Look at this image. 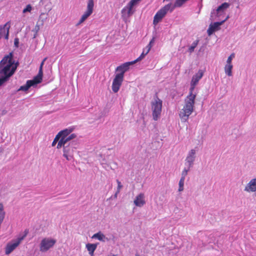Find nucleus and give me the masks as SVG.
I'll return each instance as SVG.
<instances>
[{
	"mask_svg": "<svg viewBox=\"0 0 256 256\" xmlns=\"http://www.w3.org/2000/svg\"><path fill=\"white\" fill-rule=\"evenodd\" d=\"M184 180H183V178H180L179 182V188H178V191L182 192L184 190Z\"/></svg>",
	"mask_w": 256,
	"mask_h": 256,
	"instance_id": "31",
	"label": "nucleus"
},
{
	"mask_svg": "<svg viewBox=\"0 0 256 256\" xmlns=\"http://www.w3.org/2000/svg\"><path fill=\"white\" fill-rule=\"evenodd\" d=\"M132 14V8L129 7L128 6L124 7L122 10V16L124 20H126Z\"/></svg>",
	"mask_w": 256,
	"mask_h": 256,
	"instance_id": "17",
	"label": "nucleus"
},
{
	"mask_svg": "<svg viewBox=\"0 0 256 256\" xmlns=\"http://www.w3.org/2000/svg\"><path fill=\"white\" fill-rule=\"evenodd\" d=\"M60 138L58 136V134H56L52 142V146H54L56 144L57 142L58 143Z\"/></svg>",
	"mask_w": 256,
	"mask_h": 256,
	"instance_id": "36",
	"label": "nucleus"
},
{
	"mask_svg": "<svg viewBox=\"0 0 256 256\" xmlns=\"http://www.w3.org/2000/svg\"><path fill=\"white\" fill-rule=\"evenodd\" d=\"M32 10V7L31 5L29 4H28L26 6V8L23 10L22 12H23V13H26V12H30Z\"/></svg>",
	"mask_w": 256,
	"mask_h": 256,
	"instance_id": "34",
	"label": "nucleus"
},
{
	"mask_svg": "<svg viewBox=\"0 0 256 256\" xmlns=\"http://www.w3.org/2000/svg\"><path fill=\"white\" fill-rule=\"evenodd\" d=\"M235 56V54L234 53H232L228 58L226 60V63L232 64V58H234Z\"/></svg>",
	"mask_w": 256,
	"mask_h": 256,
	"instance_id": "35",
	"label": "nucleus"
},
{
	"mask_svg": "<svg viewBox=\"0 0 256 256\" xmlns=\"http://www.w3.org/2000/svg\"><path fill=\"white\" fill-rule=\"evenodd\" d=\"M233 66L232 64L226 63V64L224 66V72L228 76H232V69Z\"/></svg>",
	"mask_w": 256,
	"mask_h": 256,
	"instance_id": "23",
	"label": "nucleus"
},
{
	"mask_svg": "<svg viewBox=\"0 0 256 256\" xmlns=\"http://www.w3.org/2000/svg\"><path fill=\"white\" fill-rule=\"evenodd\" d=\"M88 2L94 4V0H88Z\"/></svg>",
	"mask_w": 256,
	"mask_h": 256,
	"instance_id": "43",
	"label": "nucleus"
},
{
	"mask_svg": "<svg viewBox=\"0 0 256 256\" xmlns=\"http://www.w3.org/2000/svg\"><path fill=\"white\" fill-rule=\"evenodd\" d=\"M195 150H192L186 158V162L188 164V168H191L193 165V163L195 158Z\"/></svg>",
	"mask_w": 256,
	"mask_h": 256,
	"instance_id": "16",
	"label": "nucleus"
},
{
	"mask_svg": "<svg viewBox=\"0 0 256 256\" xmlns=\"http://www.w3.org/2000/svg\"><path fill=\"white\" fill-rule=\"evenodd\" d=\"M69 140H68V138H65L64 137H60V138L59 140V141L58 142L56 148L58 149H60L62 148V147L66 146V144H67Z\"/></svg>",
	"mask_w": 256,
	"mask_h": 256,
	"instance_id": "22",
	"label": "nucleus"
},
{
	"mask_svg": "<svg viewBox=\"0 0 256 256\" xmlns=\"http://www.w3.org/2000/svg\"><path fill=\"white\" fill-rule=\"evenodd\" d=\"M198 42H199V40H198L194 42L192 44V46L188 48V52L190 53H192L194 51V50L196 48V46H198Z\"/></svg>",
	"mask_w": 256,
	"mask_h": 256,
	"instance_id": "28",
	"label": "nucleus"
},
{
	"mask_svg": "<svg viewBox=\"0 0 256 256\" xmlns=\"http://www.w3.org/2000/svg\"><path fill=\"white\" fill-rule=\"evenodd\" d=\"M73 148L69 144L63 148V156L66 158V160H70L73 158Z\"/></svg>",
	"mask_w": 256,
	"mask_h": 256,
	"instance_id": "12",
	"label": "nucleus"
},
{
	"mask_svg": "<svg viewBox=\"0 0 256 256\" xmlns=\"http://www.w3.org/2000/svg\"><path fill=\"white\" fill-rule=\"evenodd\" d=\"M116 182L118 183V188H117L116 193H118L120 192V189L122 188V186L121 182L118 180H116Z\"/></svg>",
	"mask_w": 256,
	"mask_h": 256,
	"instance_id": "38",
	"label": "nucleus"
},
{
	"mask_svg": "<svg viewBox=\"0 0 256 256\" xmlns=\"http://www.w3.org/2000/svg\"><path fill=\"white\" fill-rule=\"evenodd\" d=\"M225 20L221 22H216L213 24H210L207 30L208 34L209 36H211L215 31L220 29V26L222 25Z\"/></svg>",
	"mask_w": 256,
	"mask_h": 256,
	"instance_id": "14",
	"label": "nucleus"
},
{
	"mask_svg": "<svg viewBox=\"0 0 256 256\" xmlns=\"http://www.w3.org/2000/svg\"><path fill=\"white\" fill-rule=\"evenodd\" d=\"M18 63L15 62L12 52L5 56L0 62V76L8 81L15 72Z\"/></svg>",
	"mask_w": 256,
	"mask_h": 256,
	"instance_id": "1",
	"label": "nucleus"
},
{
	"mask_svg": "<svg viewBox=\"0 0 256 256\" xmlns=\"http://www.w3.org/2000/svg\"><path fill=\"white\" fill-rule=\"evenodd\" d=\"M132 63H133V62H131V64H132ZM130 64V62H126L121 66H118L116 68V70L120 72V73H118V74H122V76L124 77V74L126 71H127L128 70Z\"/></svg>",
	"mask_w": 256,
	"mask_h": 256,
	"instance_id": "18",
	"label": "nucleus"
},
{
	"mask_svg": "<svg viewBox=\"0 0 256 256\" xmlns=\"http://www.w3.org/2000/svg\"><path fill=\"white\" fill-rule=\"evenodd\" d=\"M154 38H153L152 39V40L150 41L146 47V49H148L150 50L152 46V44L154 42Z\"/></svg>",
	"mask_w": 256,
	"mask_h": 256,
	"instance_id": "37",
	"label": "nucleus"
},
{
	"mask_svg": "<svg viewBox=\"0 0 256 256\" xmlns=\"http://www.w3.org/2000/svg\"><path fill=\"white\" fill-rule=\"evenodd\" d=\"M92 238H96L100 241L104 242L106 238V236L100 232L98 233L94 234L92 236Z\"/></svg>",
	"mask_w": 256,
	"mask_h": 256,
	"instance_id": "24",
	"label": "nucleus"
},
{
	"mask_svg": "<svg viewBox=\"0 0 256 256\" xmlns=\"http://www.w3.org/2000/svg\"><path fill=\"white\" fill-rule=\"evenodd\" d=\"M94 7V4L88 2L86 10L84 12V14L82 16L79 21V24L83 22L86 19H87V18L88 16H90L92 14L93 12Z\"/></svg>",
	"mask_w": 256,
	"mask_h": 256,
	"instance_id": "9",
	"label": "nucleus"
},
{
	"mask_svg": "<svg viewBox=\"0 0 256 256\" xmlns=\"http://www.w3.org/2000/svg\"><path fill=\"white\" fill-rule=\"evenodd\" d=\"M150 51V50L148 49H146V48L144 49L140 56L136 60L133 62V63H135L136 62H137L143 59L144 58V56L149 52Z\"/></svg>",
	"mask_w": 256,
	"mask_h": 256,
	"instance_id": "25",
	"label": "nucleus"
},
{
	"mask_svg": "<svg viewBox=\"0 0 256 256\" xmlns=\"http://www.w3.org/2000/svg\"><path fill=\"white\" fill-rule=\"evenodd\" d=\"M188 0H176L175 2L174 5L173 6L175 7L180 6L185 2Z\"/></svg>",
	"mask_w": 256,
	"mask_h": 256,
	"instance_id": "32",
	"label": "nucleus"
},
{
	"mask_svg": "<svg viewBox=\"0 0 256 256\" xmlns=\"http://www.w3.org/2000/svg\"><path fill=\"white\" fill-rule=\"evenodd\" d=\"M124 80V76L122 74H116L112 84V90L114 92H117L122 86Z\"/></svg>",
	"mask_w": 256,
	"mask_h": 256,
	"instance_id": "7",
	"label": "nucleus"
},
{
	"mask_svg": "<svg viewBox=\"0 0 256 256\" xmlns=\"http://www.w3.org/2000/svg\"><path fill=\"white\" fill-rule=\"evenodd\" d=\"M56 242V240L50 238H42L40 244V250L41 252H48L55 245Z\"/></svg>",
	"mask_w": 256,
	"mask_h": 256,
	"instance_id": "5",
	"label": "nucleus"
},
{
	"mask_svg": "<svg viewBox=\"0 0 256 256\" xmlns=\"http://www.w3.org/2000/svg\"><path fill=\"white\" fill-rule=\"evenodd\" d=\"M5 216L3 204L0 203V224L3 222Z\"/></svg>",
	"mask_w": 256,
	"mask_h": 256,
	"instance_id": "26",
	"label": "nucleus"
},
{
	"mask_svg": "<svg viewBox=\"0 0 256 256\" xmlns=\"http://www.w3.org/2000/svg\"><path fill=\"white\" fill-rule=\"evenodd\" d=\"M196 97V94H188L185 98L184 107L179 113V116L182 120L186 122L189 116L193 112Z\"/></svg>",
	"mask_w": 256,
	"mask_h": 256,
	"instance_id": "2",
	"label": "nucleus"
},
{
	"mask_svg": "<svg viewBox=\"0 0 256 256\" xmlns=\"http://www.w3.org/2000/svg\"><path fill=\"white\" fill-rule=\"evenodd\" d=\"M152 118L154 120H158L160 117L162 101L156 94L154 99L150 102Z\"/></svg>",
	"mask_w": 256,
	"mask_h": 256,
	"instance_id": "3",
	"label": "nucleus"
},
{
	"mask_svg": "<svg viewBox=\"0 0 256 256\" xmlns=\"http://www.w3.org/2000/svg\"><path fill=\"white\" fill-rule=\"evenodd\" d=\"M41 82L36 78L35 77L32 80H27L25 85L21 86L18 90V91H26L30 87L34 86L36 84L40 83Z\"/></svg>",
	"mask_w": 256,
	"mask_h": 256,
	"instance_id": "11",
	"label": "nucleus"
},
{
	"mask_svg": "<svg viewBox=\"0 0 256 256\" xmlns=\"http://www.w3.org/2000/svg\"><path fill=\"white\" fill-rule=\"evenodd\" d=\"M141 0H131L127 4L129 7L132 8L133 6L136 5Z\"/></svg>",
	"mask_w": 256,
	"mask_h": 256,
	"instance_id": "29",
	"label": "nucleus"
},
{
	"mask_svg": "<svg viewBox=\"0 0 256 256\" xmlns=\"http://www.w3.org/2000/svg\"><path fill=\"white\" fill-rule=\"evenodd\" d=\"M97 246L98 245L96 244H86L87 250L91 256H94V252L96 250Z\"/></svg>",
	"mask_w": 256,
	"mask_h": 256,
	"instance_id": "21",
	"label": "nucleus"
},
{
	"mask_svg": "<svg viewBox=\"0 0 256 256\" xmlns=\"http://www.w3.org/2000/svg\"><path fill=\"white\" fill-rule=\"evenodd\" d=\"M204 75V72L202 70H199L198 72L194 74L191 80L190 88V89L189 94H193V92L194 90L195 86L197 84L198 81L201 79Z\"/></svg>",
	"mask_w": 256,
	"mask_h": 256,
	"instance_id": "8",
	"label": "nucleus"
},
{
	"mask_svg": "<svg viewBox=\"0 0 256 256\" xmlns=\"http://www.w3.org/2000/svg\"><path fill=\"white\" fill-rule=\"evenodd\" d=\"M94 7V4L88 2L86 10L84 12V14L82 16L79 21V24L83 22L86 19H87V18L88 16H90L92 14L93 12Z\"/></svg>",
	"mask_w": 256,
	"mask_h": 256,
	"instance_id": "10",
	"label": "nucleus"
},
{
	"mask_svg": "<svg viewBox=\"0 0 256 256\" xmlns=\"http://www.w3.org/2000/svg\"><path fill=\"white\" fill-rule=\"evenodd\" d=\"M6 28L7 29V32H6V35L5 36V38L6 39H8V34H9V29L10 28V24H8V26Z\"/></svg>",
	"mask_w": 256,
	"mask_h": 256,
	"instance_id": "40",
	"label": "nucleus"
},
{
	"mask_svg": "<svg viewBox=\"0 0 256 256\" xmlns=\"http://www.w3.org/2000/svg\"><path fill=\"white\" fill-rule=\"evenodd\" d=\"M28 232L25 231L24 234L20 238H18L16 240L12 241L7 244L6 247L5 253L6 254H10L21 242L28 234Z\"/></svg>",
	"mask_w": 256,
	"mask_h": 256,
	"instance_id": "6",
	"label": "nucleus"
},
{
	"mask_svg": "<svg viewBox=\"0 0 256 256\" xmlns=\"http://www.w3.org/2000/svg\"><path fill=\"white\" fill-rule=\"evenodd\" d=\"M169 0H164V2H165V1H168Z\"/></svg>",
	"mask_w": 256,
	"mask_h": 256,
	"instance_id": "44",
	"label": "nucleus"
},
{
	"mask_svg": "<svg viewBox=\"0 0 256 256\" xmlns=\"http://www.w3.org/2000/svg\"><path fill=\"white\" fill-rule=\"evenodd\" d=\"M76 137V135L74 134H69L67 138L68 140L70 141V140Z\"/></svg>",
	"mask_w": 256,
	"mask_h": 256,
	"instance_id": "39",
	"label": "nucleus"
},
{
	"mask_svg": "<svg viewBox=\"0 0 256 256\" xmlns=\"http://www.w3.org/2000/svg\"><path fill=\"white\" fill-rule=\"evenodd\" d=\"M18 38H16L14 40V45L16 46V47H18Z\"/></svg>",
	"mask_w": 256,
	"mask_h": 256,
	"instance_id": "42",
	"label": "nucleus"
},
{
	"mask_svg": "<svg viewBox=\"0 0 256 256\" xmlns=\"http://www.w3.org/2000/svg\"><path fill=\"white\" fill-rule=\"evenodd\" d=\"M6 82H7L6 80L2 76H0V86H2Z\"/></svg>",
	"mask_w": 256,
	"mask_h": 256,
	"instance_id": "41",
	"label": "nucleus"
},
{
	"mask_svg": "<svg viewBox=\"0 0 256 256\" xmlns=\"http://www.w3.org/2000/svg\"><path fill=\"white\" fill-rule=\"evenodd\" d=\"M174 8L172 4H168L158 10L154 16L153 20V24L154 26L158 24V22H161L162 18L166 16V14L170 10L172 12Z\"/></svg>",
	"mask_w": 256,
	"mask_h": 256,
	"instance_id": "4",
	"label": "nucleus"
},
{
	"mask_svg": "<svg viewBox=\"0 0 256 256\" xmlns=\"http://www.w3.org/2000/svg\"><path fill=\"white\" fill-rule=\"evenodd\" d=\"M10 22H7L4 26H0V38H2V34L5 32V28L8 26Z\"/></svg>",
	"mask_w": 256,
	"mask_h": 256,
	"instance_id": "30",
	"label": "nucleus"
},
{
	"mask_svg": "<svg viewBox=\"0 0 256 256\" xmlns=\"http://www.w3.org/2000/svg\"><path fill=\"white\" fill-rule=\"evenodd\" d=\"M244 190L248 192H256V178L252 179L244 188Z\"/></svg>",
	"mask_w": 256,
	"mask_h": 256,
	"instance_id": "15",
	"label": "nucleus"
},
{
	"mask_svg": "<svg viewBox=\"0 0 256 256\" xmlns=\"http://www.w3.org/2000/svg\"><path fill=\"white\" fill-rule=\"evenodd\" d=\"M72 128H66L60 131L59 132H58L57 134L60 138V137L66 138L68 136V135L72 132Z\"/></svg>",
	"mask_w": 256,
	"mask_h": 256,
	"instance_id": "20",
	"label": "nucleus"
},
{
	"mask_svg": "<svg viewBox=\"0 0 256 256\" xmlns=\"http://www.w3.org/2000/svg\"><path fill=\"white\" fill-rule=\"evenodd\" d=\"M190 168H188V169L184 168L183 170V171L182 172V177L180 178H183V180H185V178H186V176L187 175L188 172Z\"/></svg>",
	"mask_w": 256,
	"mask_h": 256,
	"instance_id": "33",
	"label": "nucleus"
},
{
	"mask_svg": "<svg viewBox=\"0 0 256 256\" xmlns=\"http://www.w3.org/2000/svg\"><path fill=\"white\" fill-rule=\"evenodd\" d=\"M46 59H47V58H45L42 61V62H41V64H40L38 74H37V76H34L36 78H37L38 80H40L41 82L42 81V76H43L42 67L44 64V62L46 60Z\"/></svg>",
	"mask_w": 256,
	"mask_h": 256,
	"instance_id": "19",
	"label": "nucleus"
},
{
	"mask_svg": "<svg viewBox=\"0 0 256 256\" xmlns=\"http://www.w3.org/2000/svg\"><path fill=\"white\" fill-rule=\"evenodd\" d=\"M229 4L227 2H224L220 6L216 9V11L218 12L221 11H223L224 10L228 8L229 6Z\"/></svg>",
	"mask_w": 256,
	"mask_h": 256,
	"instance_id": "27",
	"label": "nucleus"
},
{
	"mask_svg": "<svg viewBox=\"0 0 256 256\" xmlns=\"http://www.w3.org/2000/svg\"><path fill=\"white\" fill-rule=\"evenodd\" d=\"M134 203L136 206L142 207L146 204L145 196L144 194L140 193L135 198Z\"/></svg>",
	"mask_w": 256,
	"mask_h": 256,
	"instance_id": "13",
	"label": "nucleus"
}]
</instances>
